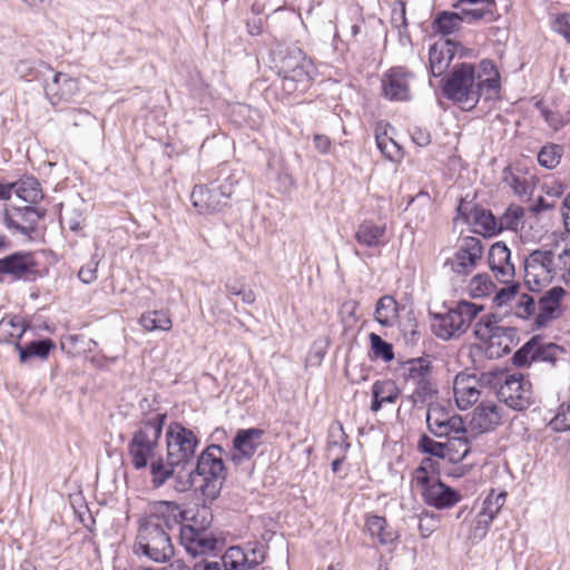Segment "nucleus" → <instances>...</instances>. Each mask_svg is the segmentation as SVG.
Listing matches in <instances>:
<instances>
[{
	"mask_svg": "<svg viewBox=\"0 0 570 570\" xmlns=\"http://www.w3.org/2000/svg\"><path fill=\"white\" fill-rule=\"evenodd\" d=\"M479 384L480 382L475 375L459 373L455 376L453 383V393L456 405L461 410H465L479 401L481 396Z\"/></svg>",
	"mask_w": 570,
	"mask_h": 570,
	"instance_id": "obj_23",
	"label": "nucleus"
},
{
	"mask_svg": "<svg viewBox=\"0 0 570 570\" xmlns=\"http://www.w3.org/2000/svg\"><path fill=\"white\" fill-rule=\"evenodd\" d=\"M499 17L495 0H489L488 6L469 10L468 24H473L479 21L493 22L497 21Z\"/></svg>",
	"mask_w": 570,
	"mask_h": 570,
	"instance_id": "obj_46",
	"label": "nucleus"
},
{
	"mask_svg": "<svg viewBox=\"0 0 570 570\" xmlns=\"http://www.w3.org/2000/svg\"><path fill=\"white\" fill-rule=\"evenodd\" d=\"M482 255L483 246L481 239L473 236L462 237L456 253L452 258L446 259L445 265L450 266L453 273L468 276L473 272Z\"/></svg>",
	"mask_w": 570,
	"mask_h": 570,
	"instance_id": "obj_15",
	"label": "nucleus"
},
{
	"mask_svg": "<svg viewBox=\"0 0 570 570\" xmlns=\"http://www.w3.org/2000/svg\"><path fill=\"white\" fill-rule=\"evenodd\" d=\"M330 438L328 451L332 452L334 449H338L340 452L332 462V471L336 473L340 471L341 465L344 462L345 453L350 448V443L347 442V435L340 423L336 426L331 428Z\"/></svg>",
	"mask_w": 570,
	"mask_h": 570,
	"instance_id": "obj_35",
	"label": "nucleus"
},
{
	"mask_svg": "<svg viewBox=\"0 0 570 570\" xmlns=\"http://www.w3.org/2000/svg\"><path fill=\"white\" fill-rule=\"evenodd\" d=\"M524 212L519 206H510L498 219V233L503 229L517 230L523 218Z\"/></svg>",
	"mask_w": 570,
	"mask_h": 570,
	"instance_id": "obj_45",
	"label": "nucleus"
},
{
	"mask_svg": "<svg viewBox=\"0 0 570 570\" xmlns=\"http://www.w3.org/2000/svg\"><path fill=\"white\" fill-rule=\"evenodd\" d=\"M225 292L230 296H240L244 304H253L256 299L255 293L247 288L244 281L240 278H228L225 282Z\"/></svg>",
	"mask_w": 570,
	"mask_h": 570,
	"instance_id": "obj_44",
	"label": "nucleus"
},
{
	"mask_svg": "<svg viewBox=\"0 0 570 570\" xmlns=\"http://www.w3.org/2000/svg\"><path fill=\"white\" fill-rule=\"evenodd\" d=\"M494 288L495 285L488 274H478L470 283V291L474 297L488 296Z\"/></svg>",
	"mask_w": 570,
	"mask_h": 570,
	"instance_id": "obj_51",
	"label": "nucleus"
},
{
	"mask_svg": "<svg viewBox=\"0 0 570 570\" xmlns=\"http://www.w3.org/2000/svg\"><path fill=\"white\" fill-rule=\"evenodd\" d=\"M456 210L458 216L455 219H462L466 224L478 226L484 234L490 236L498 234V219L491 210L463 200Z\"/></svg>",
	"mask_w": 570,
	"mask_h": 570,
	"instance_id": "obj_19",
	"label": "nucleus"
},
{
	"mask_svg": "<svg viewBox=\"0 0 570 570\" xmlns=\"http://www.w3.org/2000/svg\"><path fill=\"white\" fill-rule=\"evenodd\" d=\"M537 343L538 336H533L521 348H519L513 355V364L519 367H522L525 365H530L531 362H535Z\"/></svg>",
	"mask_w": 570,
	"mask_h": 570,
	"instance_id": "obj_48",
	"label": "nucleus"
},
{
	"mask_svg": "<svg viewBox=\"0 0 570 570\" xmlns=\"http://www.w3.org/2000/svg\"><path fill=\"white\" fill-rule=\"evenodd\" d=\"M535 305L537 303L533 296L522 294L514 306V315L519 318L527 320L534 314Z\"/></svg>",
	"mask_w": 570,
	"mask_h": 570,
	"instance_id": "obj_59",
	"label": "nucleus"
},
{
	"mask_svg": "<svg viewBox=\"0 0 570 570\" xmlns=\"http://www.w3.org/2000/svg\"><path fill=\"white\" fill-rule=\"evenodd\" d=\"M139 324L144 327V330L149 332H168L173 326L169 313L164 309L149 311L144 313L139 318Z\"/></svg>",
	"mask_w": 570,
	"mask_h": 570,
	"instance_id": "obj_39",
	"label": "nucleus"
},
{
	"mask_svg": "<svg viewBox=\"0 0 570 570\" xmlns=\"http://www.w3.org/2000/svg\"><path fill=\"white\" fill-rule=\"evenodd\" d=\"M224 449L218 444L208 445L197 458L196 464L186 470L176 469L175 489L186 492L193 488L198 489L205 501L213 502L220 494L227 478V470L223 460Z\"/></svg>",
	"mask_w": 570,
	"mask_h": 570,
	"instance_id": "obj_2",
	"label": "nucleus"
},
{
	"mask_svg": "<svg viewBox=\"0 0 570 570\" xmlns=\"http://www.w3.org/2000/svg\"><path fill=\"white\" fill-rule=\"evenodd\" d=\"M502 420L501 407L493 402H481L474 410L471 426L480 433L494 430Z\"/></svg>",
	"mask_w": 570,
	"mask_h": 570,
	"instance_id": "obj_27",
	"label": "nucleus"
},
{
	"mask_svg": "<svg viewBox=\"0 0 570 570\" xmlns=\"http://www.w3.org/2000/svg\"><path fill=\"white\" fill-rule=\"evenodd\" d=\"M43 215L45 213L39 212L32 205H6L1 213V222L9 230H16L31 238Z\"/></svg>",
	"mask_w": 570,
	"mask_h": 570,
	"instance_id": "obj_14",
	"label": "nucleus"
},
{
	"mask_svg": "<svg viewBox=\"0 0 570 570\" xmlns=\"http://www.w3.org/2000/svg\"><path fill=\"white\" fill-rule=\"evenodd\" d=\"M519 284H512L505 287H502L494 296L493 302L497 306H503L512 301L518 294Z\"/></svg>",
	"mask_w": 570,
	"mask_h": 570,
	"instance_id": "obj_61",
	"label": "nucleus"
},
{
	"mask_svg": "<svg viewBox=\"0 0 570 570\" xmlns=\"http://www.w3.org/2000/svg\"><path fill=\"white\" fill-rule=\"evenodd\" d=\"M439 480V464L431 458H424L413 471L411 485L421 493Z\"/></svg>",
	"mask_w": 570,
	"mask_h": 570,
	"instance_id": "obj_30",
	"label": "nucleus"
},
{
	"mask_svg": "<svg viewBox=\"0 0 570 570\" xmlns=\"http://www.w3.org/2000/svg\"><path fill=\"white\" fill-rule=\"evenodd\" d=\"M570 412V404L563 402L556 415L550 420L549 426L556 432H563L570 429V424L568 422V413Z\"/></svg>",
	"mask_w": 570,
	"mask_h": 570,
	"instance_id": "obj_58",
	"label": "nucleus"
},
{
	"mask_svg": "<svg viewBox=\"0 0 570 570\" xmlns=\"http://www.w3.org/2000/svg\"><path fill=\"white\" fill-rule=\"evenodd\" d=\"M560 147L557 145L544 146L538 154V161L546 168H554L560 161Z\"/></svg>",
	"mask_w": 570,
	"mask_h": 570,
	"instance_id": "obj_56",
	"label": "nucleus"
},
{
	"mask_svg": "<svg viewBox=\"0 0 570 570\" xmlns=\"http://www.w3.org/2000/svg\"><path fill=\"white\" fill-rule=\"evenodd\" d=\"M27 327L21 316L13 315L3 317L0 321V342H19L27 331Z\"/></svg>",
	"mask_w": 570,
	"mask_h": 570,
	"instance_id": "obj_37",
	"label": "nucleus"
},
{
	"mask_svg": "<svg viewBox=\"0 0 570 570\" xmlns=\"http://www.w3.org/2000/svg\"><path fill=\"white\" fill-rule=\"evenodd\" d=\"M401 370L405 387L411 391L409 401L412 405L422 406L433 402L439 391L432 377L431 362L422 357L411 358L403 363Z\"/></svg>",
	"mask_w": 570,
	"mask_h": 570,
	"instance_id": "obj_8",
	"label": "nucleus"
},
{
	"mask_svg": "<svg viewBox=\"0 0 570 570\" xmlns=\"http://www.w3.org/2000/svg\"><path fill=\"white\" fill-rule=\"evenodd\" d=\"M497 379V384L500 385L497 394L501 402L515 411H523L530 407L533 403L532 384L529 380L524 379L522 374H498L489 373ZM488 374H482L481 380L491 383L487 380Z\"/></svg>",
	"mask_w": 570,
	"mask_h": 570,
	"instance_id": "obj_11",
	"label": "nucleus"
},
{
	"mask_svg": "<svg viewBox=\"0 0 570 570\" xmlns=\"http://www.w3.org/2000/svg\"><path fill=\"white\" fill-rule=\"evenodd\" d=\"M188 512L181 511L176 502L158 501L150 512L139 521L134 546L136 554H142L155 562H165L174 556L168 530L180 523Z\"/></svg>",
	"mask_w": 570,
	"mask_h": 570,
	"instance_id": "obj_1",
	"label": "nucleus"
},
{
	"mask_svg": "<svg viewBox=\"0 0 570 570\" xmlns=\"http://www.w3.org/2000/svg\"><path fill=\"white\" fill-rule=\"evenodd\" d=\"M417 448L421 452L435 458L444 459L448 456V441L436 442L426 434L421 435Z\"/></svg>",
	"mask_w": 570,
	"mask_h": 570,
	"instance_id": "obj_47",
	"label": "nucleus"
},
{
	"mask_svg": "<svg viewBox=\"0 0 570 570\" xmlns=\"http://www.w3.org/2000/svg\"><path fill=\"white\" fill-rule=\"evenodd\" d=\"M366 532L376 538L381 546L392 544L399 539V533L386 521L384 517L367 515L365 521Z\"/></svg>",
	"mask_w": 570,
	"mask_h": 570,
	"instance_id": "obj_31",
	"label": "nucleus"
},
{
	"mask_svg": "<svg viewBox=\"0 0 570 570\" xmlns=\"http://www.w3.org/2000/svg\"><path fill=\"white\" fill-rule=\"evenodd\" d=\"M448 440V458L451 462H460L471 452V435L465 428V433L453 434Z\"/></svg>",
	"mask_w": 570,
	"mask_h": 570,
	"instance_id": "obj_36",
	"label": "nucleus"
},
{
	"mask_svg": "<svg viewBox=\"0 0 570 570\" xmlns=\"http://www.w3.org/2000/svg\"><path fill=\"white\" fill-rule=\"evenodd\" d=\"M55 346V343L50 338L32 341L26 346H22L19 342H14V347L19 353L21 363L27 362L31 357L45 360L49 356Z\"/></svg>",
	"mask_w": 570,
	"mask_h": 570,
	"instance_id": "obj_34",
	"label": "nucleus"
},
{
	"mask_svg": "<svg viewBox=\"0 0 570 570\" xmlns=\"http://www.w3.org/2000/svg\"><path fill=\"white\" fill-rule=\"evenodd\" d=\"M167 419L165 413H156L151 417L141 421L132 433L127 451L131 465L136 470L146 469L156 460L163 426Z\"/></svg>",
	"mask_w": 570,
	"mask_h": 570,
	"instance_id": "obj_4",
	"label": "nucleus"
},
{
	"mask_svg": "<svg viewBox=\"0 0 570 570\" xmlns=\"http://www.w3.org/2000/svg\"><path fill=\"white\" fill-rule=\"evenodd\" d=\"M399 395L400 390L393 381H376L372 385L371 410L379 412L384 403H395Z\"/></svg>",
	"mask_w": 570,
	"mask_h": 570,
	"instance_id": "obj_32",
	"label": "nucleus"
},
{
	"mask_svg": "<svg viewBox=\"0 0 570 570\" xmlns=\"http://www.w3.org/2000/svg\"><path fill=\"white\" fill-rule=\"evenodd\" d=\"M503 318L498 314H487L474 324V335L488 344L487 354L491 358L501 357L510 353L518 343V331L514 326L501 324Z\"/></svg>",
	"mask_w": 570,
	"mask_h": 570,
	"instance_id": "obj_6",
	"label": "nucleus"
},
{
	"mask_svg": "<svg viewBox=\"0 0 570 570\" xmlns=\"http://www.w3.org/2000/svg\"><path fill=\"white\" fill-rule=\"evenodd\" d=\"M504 502V492L495 494L494 491H491V493L484 499L480 513H484L487 517H491V519L494 520Z\"/></svg>",
	"mask_w": 570,
	"mask_h": 570,
	"instance_id": "obj_54",
	"label": "nucleus"
},
{
	"mask_svg": "<svg viewBox=\"0 0 570 570\" xmlns=\"http://www.w3.org/2000/svg\"><path fill=\"white\" fill-rule=\"evenodd\" d=\"M35 267L36 262L31 253L17 252L0 259V276L24 278L35 273Z\"/></svg>",
	"mask_w": 570,
	"mask_h": 570,
	"instance_id": "obj_24",
	"label": "nucleus"
},
{
	"mask_svg": "<svg viewBox=\"0 0 570 570\" xmlns=\"http://www.w3.org/2000/svg\"><path fill=\"white\" fill-rule=\"evenodd\" d=\"M237 183L234 175L228 174L208 185H196L190 194L191 204L199 214L220 212L229 206Z\"/></svg>",
	"mask_w": 570,
	"mask_h": 570,
	"instance_id": "obj_9",
	"label": "nucleus"
},
{
	"mask_svg": "<svg viewBox=\"0 0 570 570\" xmlns=\"http://www.w3.org/2000/svg\"><path fill=\"white\" fill-rule=\"evenodd\" d=\"M493 520L491 517H487L484 513H478L476 519L474 521V524L469 533V539L473 543H478L481 540H483L490 529L491 523Z\"/></svg>",
	"mask_w": 570,
	"mask_h": 570,
	"instance_id": "obj_53",
	"label": "nucleus"
},
{
	"mask_svg": "<svg viewBox=\"0 0 570 570\" xmlns=\"http://www.w3.org/2000/svg\"><path fill=\"white\" fill-rule=\"evenodd\" d=\"M8 199L14 194L19 199L29 205L37 204L42 199V190L37 178L26 176L14 183H8Z\"/></svg>",
	"mask_w": 570,
	"mask_h": 570,
	"instance_id": "obj_29",
	"label": "nucleus"
},
{
	"mask_svg": "<svg viewBox=\"0 0 570 570\" xmlns=\"http://www.w3.org/2000/svg\"><path fill=\"white\" fill-rule=\"evenodd\" d=\"M483 311L482 305L460 301L444 314H435L432 331L439 338L450 340L464 333L472 321Z\"/></svg>",
	"mask_w": 570,
	"mask_h": 570,
	"instance_id": "obj_10",
	"label": "nucleus"
},
{
	"mask_svg": "<svg viewBox=\"0 0 570 570\" xmlns=\"http://www.w3.org/2000/svg\"><path fill=\"white\" fill-rule=\"evenodd\" d=\"M14 71L21 79L43 82L49 79L52 68L43 61L20 60Z\"/></svg>",
	"mask_w": 570,
	"mask_h": 570,
	"instance_id": "obj_33",
	"label": "nucleus"
},
{
	"mask_svg": "<svg viewBox=\"0 0 570 570\" xmlns=\"http://www.w3.org/2000/svg\"><path fill=\"white\" fill-rule=\"evenodd\" d=\"M432 28L442 36L452 35L461 29L460 18L453 11H440L432 22Z\"/></svg>",
	"mask_w": 570,
	"mask_h": 570,
	"instance_id": "obj_42",
	"label": "nucleus"
},
{
	"mask_svg": "<svg viewBox=\"0 0 570 570\" xmlns=\"http://www.w3.org/2000/svg\"><path fill=\"white\" fill-rule=\"evenodd\" d=\"M476 73H482V78H485L499 73V71L492 60L484 59L476 67Z\"/></svg>",
	"mask_w": 570,
	"mask_h": 570,
	"instance_id": "obj_64",
	"label": "nucleus"
},
{
	"mask_svg": "<svg viewBox=\"0 0 570 570\" xmlns=\"http://www.w3.org/2000/svg\"><path fill=\"white\" fill-rule=\"evenodd\" d=\"M264 431L258 428L240 429L236 432L233 440V453L230 461L239 465L253 458L259 445Z\"/></svg>",
	"mask_w": 570,
	"mask_h": 570,
	"instance_id": "obj_17",
	"label": "nucleus"
},
{
	"mask_svg": "<svg viewBox=\"0 0 570 570\" xmlns=\"http://www.w3.org/2000/svg\"><path fill=\"white\" fill-rule=\"evenodd\" d=\"M370 342L374 357L381 358L384 362H390L394 358L392 344L384 341L380 335L371 333Z\"/></svg>",
	"mask_w": 570,
	"mask_h": 570,
	"instance_id": "obj_49",
	"label": "nucleus"
},
{
	"mask_svg": "<svg viewBox=\"0 0 570 570\" xmlns=\"http://www.w3.org/2000/svg\"><path fill=\"white\" fill-rule=\"evenodd\" d=\"M503 181L508 184L519 197H529L533 191L532 177L528 178L521 171L514 173L510 167L503 170Z\"/></svg>",
	"mask_w": 570,
	"mask_h": 570,
	"instance_id": "obj_38",
	"label": "nucleus"
},
{
	"mask_svg": "<svg viewBox=\"0 0 570 570\" xmlns=\"http://www.w3.org/2000/svg\"><path fill=\"white\" fill-rule=\"evenodd\" d=\"M167 458L166 463L161 458L150 464V474L155 487H161L174 476L176 469L186 470L194 465L196 449L199 439L181 423L173 422L166 431Z\"/></svg>",
	"mask_w": 570,
	"mask_h": 570,
	"instance_id": "obj_3",
	"label": "nucleus"
},
{
	"mask_svg": "<svg viewBox=\"0 0 570 570\" xmlns=\"http://www.w3.org/2000/svg\"><path fill=\"white\" fill-rule=\"evenodd\" d=\"M385 224H376L366 219L357 225L354 238L361 246L376 248L385 245Z\"/></svg>",
	"mask_w": 570,
	"mask_h": 570,
	"instance_id": "obj_28",
	"label": "nucleus"
},
{
	"mask_svg": "<svg viewBox=\"0 0 570 570\" xmlns=\"http://www.w3.org/2000/svg\"><path fill=\"white\" fill-rule=\"evenodd\" d=\"M566 291L561 286H554L539 297V312L534 321L538 328L547 326L549 322L559 317L560 303Z\"/></svg>",
	"mask_w": 570,
	"mask_h": 570,
	"instance_id": "obj_22",
	"label": "nucleus"
},
{
	"mask_svg": "<svg viewBox=\"0 0 570 570\" xmlns=\"http://www.w3.org/2000/svg\"><path fill=\"white\" fill-rule=\"evenodd\" d=\"M411 78L412 73L404 68H391L382 80L384 96L390 100H407Z\"/></svg>",
	"mask_w": 570,
	"mask_h": 570,
	"instance_id": "obj_20",
	"label": "nucleus"
},
{
	"mask_svg": "<svg viewBox=\"0 0 570 570\" xmlns=\"http://www.w3.org/2000/svg\"><path fill=\"white\" fill-rule=\"evenodd\" d=\"M63 121L71 127L89 126L95 122V117L86 109H68L65 112Z\"/></svg>",
	"mask_w": 570,
	"mask_h": 570,
	"instance_id": "obj_50",
	"label": "nucleus"
},
{
	"mask_svg": "<svg viewBox=\"0 0 570 570\" xmlns=\"http://www.w3.org/2000/svg\"><path fill=\"white\" fill-rule=\"evenodd\" d=\"M42 86L45 96L52 106L70 102L79 92V82L76 78L53 70L49 79L42 82Z\"/></svg>",
	"mask_w": 570,
	"mask_h": 570,
	"instance_id": "obj_16",
	"label": "nucleus"
},
{
	"mask_svg": "<svg viewBox=\"0 0 570 570\" xmlns=\"http://www.w3.org/2000/svg\"><path fill=\"white\" fill-rule=\"evenodd\" d=\"M375 140L377 148L387 159L394 160L400 156V146L392 138L387 137L386 134L376 135Z\"/></svg>",
	"mask_w": 570,
	"mask_h": 570,
	"instance_id": "obj_57",
	"label": "nucleus"
},
{
	"mask_svg": "<svg viewBox=\"0 0 570 570\" xmlns=\"http://www.w3.org/2000/svg\"><path fill=\"white\" fill-rule=\"evenodd\" d=\"M535 350V362L542 361L556 365L559 360H564L566 350L562 346L554 343L542 344L539 336Z\"/></svg>",
	"mask_w": 570,
	"mask_h": 570,
	"instance_id": "obj_43",
	"label": "nucleus"
},
{
	"mask_svg": "<svg viewBox=\"0 0 570 570\" xmlns=\"http://www.w3.org/2000/svg\"><path fill=\"white\" fill-rule=\"evenodd\" d=\"M98 264L99 262L97 259V255L92 256L91 261L80 268L78 273L79 279L85 284H90L95 282L97 279Z\"/></svg>",
	"mask_w": 570,
	"mask_h": 570,
	"instance_id": "obj_60",
	"label": "nucleus"
},
{
	"mask_svg": "<svg viewBox=\"0 0 570 570\" xmlns=\"http://www.w3.org/2000/svg\"><path fill=\"white\" fill-rule=\"evenodd\" d=\"M423 501L435 509H449L461 500V494L445 485L440 479L421 493Z\"/></svg>",
	"mask_w": 570,
	"mask_h": 570,
	"instance_id": "obj_25",
	"label": "nucleus"
},
{
	"mask_svg": "<svg viewBox=\"0 0 570 570\" xmlns=\"http://www.w3.org/2000/svg\"><path fill=\"white\" fill-rule=\"evenodd\" d=\"M476 86L480 88V98L487 94L485 99H491L499 92L500 75L495 73L491 77L482 78V73H476Z\"/></svg>",
	"mask_w": 570,
	"mask_h": 570,
	"instance_id": "obj_52",
	"label": "nucleus"
},
{
	"mask_svg": "<svg viewBox=\"0 0 570 570\" xmlns=\"http://www.w3.org/2000/svg\"><path fill=\"white\" fill-rule=\"evenodd\" d=\"M442 90L448 99L461 108L466 110L474 108L480 100L475 65L462 62L454 66L444 79Z\"/></svg>",
	"mask_w": 570,
	"mask_h": 570,
	"instance_id": "obj_7",
	"label": "nucleus"
},
{
	"mask_svg": "<svg viewBox=\"0 0 570 570\" xmlns=\"http://www.w3.org/2000/svg\"><path fill=\"white\" fill-rule=\"evenodd\" d=\"M456 51V42L445 40L430 47L429 62L430 71L433 77L442 76L450 67Z\"/></svg>",
	"mask_w": 570,
	"mask_h": 570,
	"instance_id": "obj_26",
	"label": "nucleus"
},
{
	"mask_svg": "<svg viewBox=\"0 0 570 570\" xmlns=\"http://www.w3.org/2000/svg\"><path fill=\"white\" fill-rule=\"evenodd\" d=\"M397 312L396 301L392 296L385 295L377 301L374 317L381 325L390 327L397 318Z\"/></svg>",
	"mask_w": 570,
	"mask_h": 570,
	"instance_id": "obj_40",
	"label": "nucleus"
},
{
	"mask_svg": "<svg viewBox=\"0 0 570 570\" xmlns=\"http://www.w3.org/2000/svg\"><path fill=\"white\" fill-rule=\"evenodd\" d=\"M425 421L429 432L439 439L465 433V424L462 417L439 402L428 404Z\"/></svg>",
	"mask_w": 570,
	"mask_h": 570,
	"instance_id": "obj_13",
	"label": "nucleus"
},
{
	"mask_svg": "<svg viewBox=\"0 0 570 570\" xmlns=\"http://www.w3.org/2000/svg\"><path fill=\"white\" fill-rule=\"evenodd\" d=\"M279 75H281V88L285 95L291 96L296 92L304 94L307 90L304 87H299V85L296 81L292 80L286 75H284V73H279Z\"/></svg>",
	"mask_w": 570,
	"mask_h": 570,
	"instance_id": "obj_63",
	"label": "nucleus"
},
{
	"mask_svg": "<svg viewBox=\"0 0 570 570\" xmlns=\"http://www.w3.org/2000/svg\"><path fill=\"white\" fill-rule=\"evenodd\" d=\"M266 557L265 546L259 542L248 544L247 549L239 546L229 547L222 557L224 570H250L263 563ZM194 570H223L218 562L197 563Z\"/></svg>",
	"mask_w": 570,
	"mask_h": 570,
	"instance_id": "obj_12",
	"label": "nucleus"
},
{
	"mask_svg": "<svg viewBox=\"0 0 570 570\" xmlns=\"http://www.w3.org/2000/svg\"><path fill=\"white\" fill-rule=\"evenodd\" d=\"M189 520L191 523L188 525L193 527L195 530L208 531L213 522L212 510L208 507L203 505L196 510L195 514L189 518Z\"/></svg>",
	"mask_w": 570,
	"mask_h": 570,
	"instance_id": "obj_55",
	"label": "nucleus"
},
{
	"mask_svg": "<svg viewBox=\"0 0 570 570\" xmlns=\"http://www.w3.org/2000/svg\"><path fill=\"white\" fill-rule=\"evenodd\" d=\"M551 26L556 32L563 36L567 42H570V17L568 13L556 16Z\"/></svg>",
	"mask_w": 570,
	"mask_h": 570,
	"instance_id": "obj_62",
	"label": "nucleus"
},
{
	"mask_svg": "<svg viewBox=\"0 0 570 570\" xmlns=\"http://www.w3.org/2000/svg\"><path fill=\"white\" fill-rule=\"evenodd\" d=\"M488 263L499 282L508 284L513 278L514 265L505 243L497 242L490 247Z\"/></svg>",
	"mask_w": 570,
	"mask_h": 570,
	"instance_id": "obj_21",
	"label": "nucleus"
},
{
	"mask_svg": "<svg viewBox=\"0 0 570 570\" xmlns=\"http://www.w3.org/2000/svg\"><path fill=\"white\" fill-rule=\"evenodd\" d=\"M570 255V248L564 247L562 252L556 257L552 250L535 249L529 254L524 261V285L533 293H539L543 286L551 283L559 271L562 279L568 284V275L570 268L560 266L564 256Z\"/></svg>",
	"mask_w": 570,
	"mask_h": 570,
	"instance_id": "obj_5",
	"label": "nucleus"
},
{
	"mask_svg": "<svg viewBox=\"0 0 570 570\" xmlns=\"http://www.w3.org/2000/svg\"><path fill=\"white\" fill-rule=\"evenodd\" d=\"M179 538L181 546L193 557L214 552L219 543L212 532L197 531L189 525H180Z\"/></svg>",
	"mask_w": 570,
	"mask_h": 570,
	"instance_id": "obj_18",
	"label": "nucleus"
},
{
	"mask_svg": "<svg viewBox=\"0 0 570 570\" xmlns=\"http://www.w3.org/2000/svg\"><path fill=\"white\" fill-rule=\"evenodd\" d=\"M308 65L305 62H294L293 59L284 61L279 73L286 75L292 80L296 81L299 87L308 88L312 82V77L308 70Z\"/></svg>",
	"mask_w": 570,
	"mask_h": 570,
	"instance_id": "obj_41",
	"label": "nucleus"
}]
</instances>
